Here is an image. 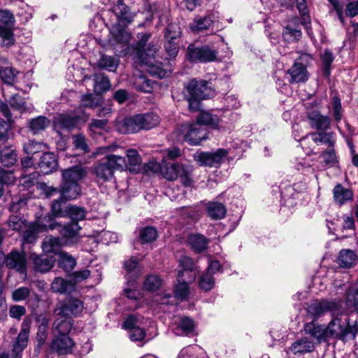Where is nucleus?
Returning <instances> with one entry per match:
<instances>
[{
  "instance_id": "obj_18",
  "label": "nucleus",
  "mask_w": 358,
  "mask_h": 358,
  "mask_svg": "<svg viewBox=\"0 0 358 358\" xmlns=\"http://www.w3.org/2000/svg\"><path fill=\"white\" fill-rule=\"evenodd\" d=\"M122 327L129 330V338L133 341H142L145 336L144 329L138 325L137 317L134 315H129L122 324Z\"/></svg>"
},
{
  "instance_id": "obj_21",
  "label": "nucleus",
  "mask_w": 358,
  "mask_h": 358,
  "mask_svg": "<svg viewBox=\"0 0 358 358\" xmlns=\"http://www.w3.org/2000/svg\"><path fill=\"white\" fill-rule=\"evenodd\" d=\"M138 115L128 117L119 122L117 129L120 133H135L142 129Z\"/></svg>"
},
{
  "instance_id": "obj_11",
  "label": "nucleus",
  "mask_w": 358,
  "mask_h": 358,
  "mask_svg": "<svg viewBox=\"0 0 358 358\" xmlns=\"http://www.w3.org/2000/svg\"><path fill=\"white\" fill-rule=\"evenodd\" d=\"M157 50V48H153V49L149 50V53L140 51L138 61L141 63V66L144 67L145 70L148 71L151 75L163 78L166 76V71L160 66L155 64L156 61L154 56Z\"/></svg>"
},
{
  "instance_id": "obj_10",
  "label": "nucleus",
  "mask_w": 358,
  "mask_h": 358,
  "mask_svg": "<svg viewBox=\"0 0 358 358\" xmlns=\"http://www.w3.org/2000/svg\"><path fill=\"white\" fill-rule=\"evenodd\" d=\"M185 90L192 97L197 99H208L214 95L211 83L203 80L192 79L185 86Z\"/></svg>"
},
{
  "instance_id": "obj_16",
  "label": "nucleus",
  "mask_w": 358,
  "mask_h": 358,
  "mask_svg": "<svg viewBox=\"0 0 358 358\" xmlns=\"http://www.w3.org/2000/svg\"><path fill=\"white\" fill-rule=\"evenodd\" d=\"M38 222V224L41 226L44 229H54L57 226H59V227H61L59 230L61 235L62 236V237L66 239H73L76 238L81 229V227L77 222H71L70 223L66 224L63 227H61L60 225L55 222H50L48 224H45L43 220H39Z\"/></svg>"
},
{
  "instance_id": "obj_29",
  "label": "nucleus",
  "mask_w": 358,
  "mask_h": 358,
  "mask_svg": "<svg viewBox=\"0 0 358 358\" xmlns=\"http://www.w3.org/2000/svg\"><path fill=\"white\" fill-rule=\"evenodd\" d=\"M155 84V82L143 75L136 76L133 82V85L136 90L145 93H151Z\"/></svg>"
},
{
  "instance_id": "obj_59",
  "label": "nucleus",
  "mask_w": 358,
  "mask_h": 358,
  "mask_svg": "<svg viewBox=\"0 0 358 358\" xmlns=\"http://www.w3.org/2000/svg\"><path fill=\"white\" fill-rule=\"evenodd\" d=\"M7 223L9 228L12 230L19 231L24 226L25 220L19 215H12L10 216Z\"/></svg>"
},
{
  "instance_id": "obj_44",
  "label": "nucleus",
  "mask_w": 358,
  "mask_h": 358,
  "mask_svg": "<svg viewBox=\"0 0 358 358\" xmlns=\"http://www.w3.org/2000/svg\"><path fill=\"white\" fill-rule=\"evenodd\" d=\"M141 129H150L157 126L159 122V117L155 113H149L143 115H138Z\"/></svg>"
},
{
  "instance_id": "obj_14",
  "label": "nucleus",
  "mask_w": 358,
  "mask_h": 358,
  "mask_svg": "<svg viewBox=\"0 0 358 358\" xmlns=\"http://www.w3.org/2000/svg\"><path fill=\"white\" fill-rule=\"evenodd\" d=\"M184 131L187 130L184 138L190 145H199L202 141L208 138V132L206 129L203 128L199 124H193L191 125H185Z\"/></svg>"
},
{
  "instance_id": "obj_23",
  "label": "nucleus",
  "mask_w": 358,
  "mask_h": 358,
  "mask_svg": "<svg viewBox=\"0 0 358 358\" xmlns=\"http://www.w3.org/2000/svg\"><path fill=\"white\" fill-rule=\"evenodd\" d=\"M180 264L183 270L178 271V278H182L187 275L189 282L194 281L196 278V271H194L195 264L193 259L185 256L180 259Z\"/></svg>"
},
{
  "instance_id": "obj_4",
  "label": "nucleus",
  "mask_w": 358,
  "mask_h": 358,
  "mask_svg": "<svg viewBox=\"0 0 358 358\" xmlns=\"http://www.w3.org/2000/svg\"><path fill=\"white\" fill-rule=\"evenodd\" d=\"M126 168L125 157L108 154L102 160L94 164L92 173L98 180L106 182L113 178L115 171H122Z\"/></svg>"
},
{
  "instance_id": "obj_57",
  "label": "nucleus",
  "mask_w": 358,
  "mask_h": 358,
  "mask_svg": "<svg viewBox=\"0 0 358 358\" xmlns=\"http://www.w3.org/2000/svg\"><path fill=\"white\" fill-rule=\"evenodd\" d=\"M346 305L349 308L358 306V282L355 287L349 289L346 296Z\"/></svg>"
},
{
  "instance_id": "obj_47",
  "label": "nucleus",
  "mask_w": 358,
  "mask_h": 358,
  "mask_svg": "<svg viewBox=\"0 0 358 358\" xmlns=\"http://www.w3.org/2000/svg\"><path fill=\"white\" fill-rule=\"evenodd\" d=\"M17 162V154L13 150L4 148L1 150L0 163L4 166H11Z\"/></svg>"
},
{
  "instance_id": "obj_27",
  "label": "nucleus",
  "mask_w": 358,
  "mask_h": 358,
  "mask_svg": "<svg viewBox=\"0 0 358 358\" xmlns=\"http://www.w3.org/2000/svg\"><path fill=\"white\" fill-rule=\"evenodd\" d=\"M334 200L338 205L341 206L351 201L353 198V192L348 188H345L342 185H336L333 190Z\"/></svg>"
},
{
  "instance_id": "obj_22",
  "label": "nucleus",
  "mask_w": 358,
  "mask_h": 358,
  "mask_svg": "<svg viewBox=\"0 0 358 358\" xmlns=\"http://www.w3.org/2000/svg\"><path fill=\"white\" fill-rule=\"evenodd\" d=\"M57 317L55 320L52 326V335L53 336H64L69 335L71 331L73 325V320L72 318L62 317L61 316H57Z\"/></svg>"
},
{
  "instance_id": "obj_32",
  "label": "nucleus",
  "mask_w": 358,
  "mask_h": 358,
  "mask_svg": "<svg viewBox=\"0 0 358 358\" xmlns=\"http://www.w3.org/2000/svg\"><path fill=\"white\" fill-rule=\"evenodd\" d=\"M58 264L65 272H71L76 265V259L70 254L60 251L58 252Z\"/></svg>"
},
{
  "instance_id": "obj_62",
  "label": "nucleus",
  "mask_w": 358,
  "mask_h": 358,
  "mask_svg": "<svg viewBox=\"0 0 358 358\" xmlns=\"http://www.w3.org/2000/svg\"><path fill=\"white\" fill-rule=\"evenodd\" d=\"M48 336V331L38 329L36 336L35 352L40 354Z\"/></svg>"
},
{
  "instance_id": "obj_58",
  "label": "nucleus",
  "mask_w": 358,
  "mask_h": 358,
  "mask_svg": "<svg viewBox=\"0 0 358 358\" xmlns=\"http://www.w3.org/2000/svg\"><path fill=\"white\" fill-rule=\"evenodd\" d=\"M296 2L297 8L300 13L302 18V23L307 28L308 24L310 23V17L308 15V10L307 8L306 1L307 0H295Z\"/></svg>"
},
{
  "instance_id": "obj_8",
  "label": "nucleus",
  "mask_w": 358,
  "mask_h": 358,
  "mask_svg": "<svg viewBox=\"0 0 358 358\" xmlns=\"http://www.w3.org/2000/svg\"><path fill=\"white\" fill-rule=\"evenodd\" d=\"M15 23L14 15L8 10H0V37L3 45L9 47L14 44L13 27Z\"/></svg>"
},
{
  "instance_id": "obj_31",
  "label": "nucleus",
  "mask_w": 358,
  "mask_h": 358,
  "mask_svg": "<svg viewBox=\"0 0 358 358\" xmlns=\"http://www.w3.org/2000/svg\"><path fill=\"white\" fill-rule=\"evenodd\" d=\"M127 169L130 172H138L141 169V157L136 150H128L127 151Z\"/></svg>"
},
{
  "instance_id": "obj_49",
  "label": "nucleus",
  "mask_w": 358,
  "mask_h": 358,
  "mask_svg": "<svg viewBox=\"0 0 358 358\" xmlns=\"http://www.w3.org/2000/svg\"><path fill=\"white\" fill-rule=\"evenodd\" d=\"M305 330L311 337L317 339L318 341L324 338H328L326 335V329L321 326H314L312 324H308L305 327Z\"/></svg>"
},
{
  "instance_id": "obj_35",
  "label": "nucleus",
  "mask_w": 358,
  "mask_h": 358,
  "mask_svg": "<svg viewBox=\"0 0 358 358\" xmlns=\"http://www.w3.org/2000/svg\"><path fill=\"white\" fill-rule=\"evenodd\" d=\"M13 91V90H11V92H8L6 96H4L6 101L15 110L24 111L26 110L24 99L18 93H14Z\"/></svg>"
},
{
  "instance_id": "obj_45",
  "label": "nucleus",
  "mask_w": 358,
  "mask_h": 358,
  "mask_svg": "<svg viewBox=\"0 0 358 358\" xmlns=\"http://www.w3.org/2000/svg\"><path fill=\"white\" fill-rule=\"evenodd\" d=\"M66 201L67 200L61 195L59 199H56L52 201L51 210L55 216L59 217H65L67 216V206H64Z\"/></svg>"
},
{
  "instance_id": "obj_33",
  "label": "nucleus",
  "mask_w": 358,
  "mask_h": 358,
  "mask_svg": "<svg viewBox=\"0 0 358 358\" xmlns=\"http://www.w3.org/2000/svg\"><path fill=\"white\" fill-rule=\"evenodd\" d=\"M187 242L192 248L197 252H201L206 249L208 240L201 234H190L187 238Z\"/></svg>"
},
{
  "instance_id": "obj_25",
  "label": "nucleus",
  "mask_w": 358,
  "mask_h": 358,
  "mask_svg": "<svg viewBox=\"0 0 358 358\" xmlns=\"http://www.w3.org/2000/svg\"><path fill=\"white\" fill-rule=\"evenodd\" d=\"M38 166L43 174L52 173L57 167V162L55 155L50 152L44 153L41 157Z\"/></svg>"
},
{
  "instance_id": "obj_43",
  "label": "nucleus",
  "mask_w": 358,
  "mask_h": 358,
  "mask_svg": "<svg viewBox=\"0 0 358 358\" xmlns=\"http://www.w3.org/2000/svg\"><path fill=\"white\" fill-rule=\"evenodd\" d=\"M208 214L214 220H220L225 216V206L219 202H211L208 205Z\"/></svg>"
},
{
  "instance_id": "obj_36",
  "label": "nucleus",
  "mask_w": 358,
  "mask_h": 358,
  "mask_svg": "<svg viewBox=\"0 0 358 358\" xmlns=\"http://www.w3.org/2000/svg\"><path fill=\"white\" fill-rule=\"evenodd\" d=\"M94 91L96 94H101L106 92L110 87L108 78L103 74H95L93 76Z\"/></svg>"
},
{
  "instance_id": "obj_26",
  "label": "nucleus",
  "mask_w": 358,
  "mask_h": 358,
  "mask_svg": "<svg viewBox=\"0 0 358 358\" xmlns=\"http://www.w3.org/2000/svg\"><path fill=\"white\" fill-rule=\"evenodd\" d=\"M314 348L311 338L303 337L296 340L289 348V351L294 354H303L312 352Z\"/></svg>"
},
{
  "instance_id": "obj_37",
  "label": "nucleus",
  "mask_w": 358,
  "mask_h": 358,
  "mask_svg": "<svg viewBox=\"0 0 358 358\" xmlns=\"http://www.w3.org/2000/svg\"><path fill=\"white\" fill-rule=\"evenodd\" d=\"M178 284L176 285L174 289V294L175 297L177 299L185 301L188 299L189 294V289L188 286L187 278L186 280L182 279V278H178Z\"/></svg>"
},
{
  "instance_id": "obj_53",
  "label": "nucleus",
  "mask_w": 358,
  "mask_h": 358,
  "mask_svg": "<svg viewBox=\"0 0 358 358\" xmlns=\"http://www.w3.org/2000/svg\"><path fill=\"white\" fill-rule=\"evenodd\" d=\"M45 145L43 143L30 140L24 145V150L28 155H34L45 149Z\"/></svg>"
},
{
  "instance_id": "obj_1",
  "label": "nucleus",
  "mask_w": 358,
  "mask_h": 358,
  "mask_svg": "<svg viewBox=\"0 0 358 358\" xmlns=\"http://www.w3.org/2000/svg\"><path fill=\"white\" fill-rule=\"evenodd\" d=\"M307 310L315 317H320L326 313H330L334 317L326 328L328 338H336L343 342L353 340L354 334L349 330L350 321L345 320L343 322L338 317L345 312L342 299L316 301L308 306Z\"/></svg>"
},
{
  "instance_id": "obj_12",
  "label": "nucleus",
  "mask_w": 358,
  "mask_h": 358,
  "mask_svg": "<svg viewBox=\"0 0 358 358\" xmlns=\"http://www.w3.org/2000/svg\"><path fill=\"white\" fill-rule=\"evenodd\" d=\"M8 60L0 57V78L5 84L2 87V93L3 96H7L8 92H11L12 90H15L13 85L15 83L18 71L7 65Z\"/></svg>"
},
{
  "instance_id": "obj_38",
  "label": "nucleus",
  "mask_w": 358,
  "mask_h": 358,
  "mask_svg": "<svg viewBox=\"0 0 358 358\" xmlns=\"http://www.w3.org/2000/svg\"><path fill=\"white\" fill-rule=\"evenodd\" d=\"M62 240L57 237L47 236L44 238L42 243L43 252L47 253H56L58 255Z\"/></svg>"
},
{
  "instance_id": "obj_42",
  "label": "nucleus",
  "mask_w": 358,
  "mask_h": 358,
  "mask_svg": "<svg viewBox=\"0 0 358 358\" xmlns=\"http://www.w3.org/2000/svg\"><path fill=\"white\" fill-rule=\"evenodd\" d=\"M51 289L55 292L64 294L73 289V285L62 278H55L52 282Z\"/></svg>"
},
{
  "instance_id": "obj_19",
  "label": "nucleus",
  "mask_w": 358,
  "mask_h": 358,
  "mask_svg": "<svg viewBox=\"0 0 358 358\" xmlns=\"http://www.w3.org/2000/svg\"><path fill=\"white\" fill-rule=\"evenodd\" d=\"M30 259L34 264V269L41 273L50 271L54 266L55 262L52 256L48 255H38L36 253H31Z\"/></svg>"
},
{
  "instance_id": "obj_64",
  "label": "nucleus",
  "mask_w": 358,
  "mask_h": 358,
  "mask_svg": "<svg viewBox=\"0 0 358 358\" xmlns=\"http://www.w3.org/2000/svg\"><path fill=\"white\" fill-rule=\"evenodd\" d=\"M130 282L129 287L124 289V294L129 299L137 300L141 297V293L140 290L136 289L134 282Z\"/></svg>"
},
{
  "instance_id": "obj_48",
  "label": "nucleus",
  "mask_w": 358,
  "mask_h": 358,
  "mask_svg": "<svg viewBox=\"0 0 358 358\" xmlns=\"http://www.w3.org/2000/svg\"><path fill=\"white\" fill-rule=\"evenodd\" d=\"M301 31L297 27H294L291 24L286 26L282 31V36L287 42L298 41L301 37Z\"/></svg>"
},
{
  "instance_id": "obj_61",
  "label": "nucleus",
  "mask_w": 358,
  "mask_h": 358,
  "mask_svg": "<svg viewBox=\"0 0 358 358\" xmlns=\"http://www.w3.org/2000/svg\"><path fill=\"white\" fill-rule=\"evenodd\" d=\"M162 285L161 279L155 275L147 277L144 282L145 288L150 291L157 289Z\"/></svg>"
},
{
  "instance_id": "obj_39",
  "label": "nucleus",
  "mask_w": 358,
  "mask_h": 358,
  "mask_svg": "<svg viewBox=\"0 0 358 358\" xmlns=\"http://www.w3.org/2000/svg\"><path fill=\"white\" fill-rule=\"evenodd\" d=\"M86 210L83 207L69 204L67 206V216L71 220V222H77L83 220L86 217Z\"/></svg>"
},
{
  "instance_id": "obj_34",
  "label": "nucleus",
  "mask_w": 358,
  "mask_h": 358,
  "mask_svg": "<svg viewBox=\"0 0 358 358\" xmlns=\"http://www.w3.org/2000/svg\"><path fill=\"white\" fill-rule=\"evenodd\" d=\"M220 118L209 112L202 111L197 117V122L203 127V125L210 126L212 128H217L220 123Z\"/></svg>"
},
{
  "instance_id": "obj_20",
  "label": "nucleus",
  "mask_w": 358,
  "mask_h": 358,
  "mask_svg": "<svg viewBox=\"0 0 358 358\" xmlns=\"http://www.w3.org/2000/svg\"><path fill=\"white\" fill-rule=\"evenodd\" d=\"M308 119L310 127L318 131H325L330 127V118L328 116L322 115L317 110H313L308 113Z\"/></svg>"
},
{
  "instance_id": "obj_5",
  "label": "nucleus",
  "mask_w": 358,
  "mask_h": 358,
  "mask_svg": "<svg viewBox=\"0 0 358 358\" xmlns=\"http://www.w3.org/2000/svg\"><path fill=\"white\" fill-rule=\"evenodd\" d=\"M150 169L156 172L158 170L167 180H174L179 178L185 186H189L192 184V167L179 163H170L166 162L165 158L162 159V165L152 164Z\"/></svg>"
},
{
  "instance_id": "obj_60",
  "label": "nucleus",
  "mask_w": 358,
  "mask_h": 358,
  "mask_svg": "<svg viewBox=\"0 0 358 358\" xmlns=\"http://www.w3.org/2000/svg\"><path fill=\"white\" fill-rule=\"evenodd\" d=\"M138 259L136 257H131L124 262V268L128 273L131 274L132 276L136 277L138 274Z\"/></svg>"
},
{
  "instance_id": "obj_56",
  "label": "nucleus",
  "mask_w": 358,
  "mask_h": 358,
  "mask_svg": "<svg viewBox=\"0 0 358 358\" xmlns=\"http://www.w3.org/2000/svg\"><path fill=\"white\" fill-rule=\"evenodd\" d=\"M157 233L154 227H148L142 229L140 233L141 241L143 243H150L156 239Z\"/></svg>"
},
{
  "instance_id": "obj_3",
  "label": "nucleus",
  "mask_w": 358,
  "mask_h": 358,
  "mask_svg": "<svg viewBox=\"0 0 358 358\" xmlns=\"http://www.w3.org/2000/svg\"><path fill=\"white\" fill-rule=\"evenodd\" d=\"M87 172L80 166L62 170V183L59 193L66 200L76 199L81 193L80 181L85 178Z\"/></svg>"
},
{
  "instance_id": "obj_54",
  "label": "nucleus",
  "mask_w": 358,
  "mask_h": 358,
  "mask_svg": "<svg viewBox=\"0 0 358 358\" xmlns=\"http://www.w3.org/2000/svg\"><path fill=\"white\" fill-rule=\"evenodd\" d=\"M199 287L205 291L210 290L215 284V279L212 273L206 272L203 274L199 281Z\"/></svg>"
},
{
  "instance_id": "obj_15",
  "label": "nucleus",
  "mask_w": 358,
  "mask_h": 358,
  "mask_svg": "<svg viewBox=\"0 0 358 358\" xmlns=\"http://www.w3.org/2000/svg\"><path fill=\"white\" fill-rule=\"evenodd\" d=\"M29 337V327L23 324L17 336L13 341V353L11 355H6L9 358H22L21 353L27 346Z\"/></svg>"
},
{
  "instance_id": "obj_17",
  "label": "nucleus",
  "mask_w": 358,
  "mask_h": 358,
  "mask_svg": "<svg viewBox=\"0 0 358 358\" xmlns=\"http://www.w3.org/2000/svg\"><path fill=\"white\" fill-rule=\"evenodd\" d=\"M228 151L220 148L213 152H201L194 156L195 159L201 165L217 166L220 164L223 158L227 156Z\"/></svg>"
},
{
  "instance_id": "obj_63",
  "label": "nucleus",
  "mask_w": 358,
  "mask_h": 358,
  "mask_svg": "<svg viewBox=\"0 0 358 358\" xmlns=\"http://www.w3.org/2000/svg\"><path fill=\"white\" fill-rule=\"evenodd\" d=\"M30 294V289L26 287H21L15 289L12 293V299L15 301L26 299Z\"/></svg>"
},
{
  "instance_id": "obj_55",
  "label": "nucleus",
  "mask_w": 358,
  "mask_h": 358,
  "mask_svg": "<svg viewBox=\"0 0 358 358\" xmlns=\"http://www.w3.org/2000/svg\"><path fill=\"white\" fill-rule=\"evenodd\" d=\"M321 59L324 65L323 74L326 77H329L330 75V66L334 59L333 54L330 50H325L321 55Z\"/></svg>"
},
{
  "instance_id": "obj_50",
  "label": "nucleus",
  "mask_w": 358,
  "mask_h": 358,
  "mask_svg": "<svg viewBox=\"0 0 358 358\" xmlns=\"http://www.w3.org/2000/svg\"><path fill=\"white\" fill-rule=\"evenodd\" d=\"M178 329L182 331L183 334L189 335L195 330V323L192 318L185 317L181 319Z\"/></svg>"
},
{
  "instance_id": "obj_46",
  "label": "nucleus",
  "mask_w": 358,
  "mask_h": 358,
  "mask_svg": "<svg viewBox=\"0 0 358 358\" xmlns=\"http://www.w3.org/2000/svg\"><path fill=\"white\" fill-rule=\"evenodd\" d=\"M78 122V119L76 117L61 115L57 120L56 126L60 129L71 130L76 127Z\"/></svg>"
},
{
  "instance_id": "obj_6",
  "label": "nucleus",
  "mask_w": 358,
  "mask_h": 358,
  "mask_svg": "<svg viewBox=\"0 0 358 358\" xmlns=\"http://www.w3.org/2000/svg\"><path fill=\"white\" fill-rule=\"evenodd\" d=\"M187 57L193 63H209L217 61L218 51L213 45L190 44L187 49Z\"/></svg>"
},
{
  "instance_id": "obj_2",
  "label": "nucleus",
  "mask_w": 358,
  "mask_h": 358,
  "mask_svg": "<svg viewBox=\"0 0 358 358\" xmlns=\"http://www.w3.org/2000/svg\"><path fill=\"white\" fill-rule=\"evenodd\" d=\"M113 12L117 17L118 22L113 24L110 29V34L115 41L119 43H129L131 36L127 31L126 26L130 24L136 14L131 11L122 0H118L113 7Z\"/></svg>"
},
{
  "instance_id": "obj_51",
  "label": "nucleus",
  "mask_w": 358,
  "mask_h": 358,
  "mask_svg": "<svg viewBox=\"0 0 358 358\" xmlns=\"http://www.w3.org/2000/svg\"><path fill=\"white\" fill-rule=\"evenodd\" d=\"M99 66L101 69L114 71L117 66V62L113 57L102 55L99 61Z\"/></svg>"
},
{
  "instance_id": "obj_52",
  "label": "nucleus",
  "mask_w": 358,
  "mask_h": 358,
  "mask_svg": "<svg viewBox=\"0 0 358 358\" xmlns=\"http://www.w3.org/2000/svg\"><path fill=\"white\" fill-rule=\"evenodd\" d=\"M181 34L180 27L176 24H169L166 29L164 38L166 41L176 40L180 37Z\"/></svg>"
},
{
  "instance_id": "obj_40",
  "label": "nucleus",
  "mask_w": 358,
  "mask_h": 358,
  "mask_svg": "<svg viewBox=\"0 0 358 358\" xmlns=\"http://www.w3.org/2000/svg\"><path fill=\"white\" fill-rule=\"evenodd\" d=\"M50 120L45 116H38L29 121V129L34 134L45 130L50 125Z\"/></svg>"
},
{
  "instance_id": "obj_30",
  "label": "nucleus",
  "mask_w": 358,
  "mask_h": 358,
  "mask_svg": "<svg viewBox=\"0 0 358 358\" xmlns=\"http://www.w3.org/2000/svg\"><path fill=\"white\" fill-rule=\"evenodd\" d=\"M357 260V255L354 251L348 249L340 251L338 256V264L343 268H350L355 264Z\"/></svg>"
},
{
  "instance_id": "obj_41",
  "label": "nucleus",
  "mask_w": 358,
  "mask_h": 358,
  "mask_svg": "<svg viewBox=\"0 0 358 358\" xmlns=\"http://www.w3.org/2000/svg\"><path fill=\"white\" fill-rule=\"evenodd\" d=\"M213 17L210 15L196 17L190 24L193 31H201L208 29L213 24Z\"/></svg>"
},
{
  "instance_id": "obj_28",
  "label": "nucleus",
  "mask_w": 358,
  "mask_h": 358,
  "mask_svg": "<svg viewBox=\"0 0 358 358\" xmlns=\"http://www.w3.org/2000/svg\"><path fill=\"white\" fill-rule=\"evenodd\" d=\"M335 134L333 132H313L303 137L301 140L306 141L310 138L312 141L315 143L328 144L329 147H333L335 143Z\"/></svg>"
},
{
  "instance_id": "obj_7",
  "label": "nucleus",
  "mask_w": 358,
  "mask_h": 358,
  "mask_svg": "<svg viewBox=\"0 0 358 358\" xmlns=\"http://www.w3.org/2000/svg\"><path fill=\"white\" fill-rule=\"evenodd\" d=\"M75 345L73 340L69 335L53 336L52 339L45 350V355L49 357L53 353L58 357L71 354Z\"/></svg>"
},
{
  "instance_id": "obj_9",
  "label": "nucleus",
  "mask_w": 358,
  "mask_h": 358,
  "mask_svg": "<svg viewBox=\"0 0 358 358\" xmlns=\"http://www.w3.org/2000/svg\"><path fill=\"white\" fill-rule=\"evenodd\" d=\"M83 309L84 305L82 301L74 297H69L55 308L54 313L57 316L72 318L79 316Z\"/></svg>"
},
{
  "instance_id": "obj_13",
  "label": "nucleus",
  "mask_w": 358,
  "mask_h": 358,
  "mask_svg": "<svg viewBox=\"0 0 358 358\" xmlns=\"http://www.w3.org/2000/svg\"><path fill=\"white\" fill-rule=\"evenodd\" d=\"M27 266V260L23 252L13 250L6 255V266L8 268L26 275Z\"/></svg>"
},
{
  "instance_id": "obj_24",
  "label": "nucleus",
  "mask_w": 358,
  "mask_h": 358,
  "mask_svg": "<svg viewBox=\"0 0 358 358\" xmlns=\"http://www.w3.org/2000/svg\"><path fill=\"white\" fill-rule=\"evenodd\" d=\"M288 73L291 77L290 82L292 83H304L308 78V73L306 66L300 63H294L289 69Z\"/></svg>"
}]
</instances>
